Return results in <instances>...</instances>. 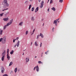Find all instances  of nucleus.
Wrapping results in <instances>:
<instances>
[{"instance_id": "36", "label": "nucleus", "mask_w": 76, "mask_h": 76, "mask_svg": "<svg viewBox=\"0 0 76 76\" xmlns=\"http://www.w3.org/2000/svg\"><path fill=\"white\" fill-rule=\"evenodd\" d=\"M51 3H53V0H50V4H51Z\"/></svg>"}, {"instance_id": "39", "label": "nucleus", "mask_w": 76, "mask_h": 76, "mask_svg": "<svg viewBox=\"0 0 76 76\" xmlns=\"http://www.w3.org/2000/svg\"><path fill=\"white\" fill-rule=\"evenodd\" d=\"M16 39H17V40H18L19 39V37H17Z\"/></svg>"}, {"instance_id": "11", "label": "nucleus", "mask_w": 76, "mask_h": 76, "mask_svg": "<svg viewBox=\"0 0 76 76\" xmlns=\"http://www.w3.org/2000/svg\"><path fill=\"white\" fill-rule=\"evenodd\" d=\"M31 20L32 21H34V20H35V17H31Z\"/></svg>"}, {"instance_id": "50", "label": "nucleus", "mask_w": 76, "mask_h": 76, "mask_svg": "<svg viewBox=\"0 0 76 76\" xmlns=\"http://www.w3.org/2000/svg\"><path fill=\"white\" fill-rule=\"evenodd\" d=\"M16 45H15L14 46L15 47H16Z\"/></svg>"}, {"instance_id": "6", "label": "nucleus", "mask_w": 76, "mask_h": 76, "mask_svg": "<svg viewBox=\"0 0 76 76\" xmlns=\"http://www.w3.org/2000/svg\"><path fill=\"white\" fill-rule=\"evenodd\" d=\"M3 20H4V21H7L9 20V18H4L3 19Z\"/></svg>"}, {"instance_id": "5", "label": "nucleus", "mask_w": 76, "mask_h": 76, "mask_svg": "<svg viewBox=\"0 0 76 76\" xmlns=\"http://www.w3.org/2000/svg\"><path fill=\"white\" fill-rule=\"evenodd\" d=\"M59 20V18L58 19H57L56 20H55L53 22V24H54L55 23H56L58 21V20Z\"/></svg>"}, {"instance_id": "8", "label": "nucleus", "mask_w": 76, "mask_h": 76, "mask_svg": "<svg viewBox=\"0 0 76 76\" xmlns=\"http://www.w3.org/2000/svg\"><path fill=\"white\" fill-rule=\"evenodd\" d=\"M4 5H5L6 6V7H9V3H8L7 2V3L5 4Z\"/></svg>"}, {"instance_id": "51", "label": "nucleus", "mask_w": 76, "mask_h": 76, "mask_svg": "<svg viewBox=\"0 0 76 76\" xmlns=\"http://www.w3.org/2000/svg\"><path fill=\"white\" fill-rule=\"evenodd\" d=\"M42 54H43V53H42Z\"/></svg>"}, {"instance_id": "15", "label": "nucleus", "mask_w": 76, "mask_h": 76, "mask_svg": "<svg viewBox=\"0 0 76 76\" xmlns=\"http://www.w3.org/2000/svg\"><path fill=\"white\" fill-rule=\"evenodd\" d=\"M41 5L40 6V8H42V7H43V4H42V3H41Z\"/></svg>"}, {"instance_id": "4", "label": "nucleus", "mask_w": 76, "mask_h": 76, "mask_svg": "<svg viewBox=\"0 0 76 76\" xmlns=\"http://www.w3.org/2000/svg\"><path fill=\"white\" fill-rule=\"evenodd\" d=\"M7 3V0H4L2 4L3 5H4L5 4H6Z\"/></svg>"}, {"instance_id": "29", "label": "nucleus", "mask_w": 76, "mask_h": 76, "mask_svg": "<svg viewBox=\"0 0 76 76\" xmlns=\"http://www.w3.org/2000/svg\"><path fill=\"white\" fill-rule=\"evenodd\" d=\"M8 9H9V8H7L6 9H4V10H2V11H4V10H8Z\"/></svg>"}, {"instance_id": "26", "label": "nucleus", "mask_w": 76, "mask_h": 76, "mask_svg": "<svg viewBox=\"0 0 76 76\" xmlns=\"http://www.w3.org/2000/svg\"><path fill=\"white\" fill-rule=\"evenodd\" d=\"M13 64V62H10V64H9V66H12Z\"/></svg>"}, {"instance_id": "1", "label": "nucleus", "mask_w": 76, "mask_h": 76, "mask_svg": "<svg viewBox=\"0 0 76 76\" xmlns=\"http://www.w3.org/2000/svg\"><path fill=\"white\" fill-rule=\"evenodd\" d=\"M13 19H12L11 20H10V22L8 23L7 25L4 26L3 27V29H6V28H7V26H9L12 23H13Z\"/></svg>"}, {"instance_id": "16", "label": "nucleus", "mask_w": 76, "mask_h": 76, "mask_svg": "<svg viewBox=\"0 0 76 76\" xmlns=\"http://www.w3.org/2000/svg\"><path fill=\"white\" fill-rule=\"evenodd\" d=\"M38 7H37L35 10V12H37L38 10Z\"/></svg>"}, {"instance_id": "38", "label": "nucleus", "mask_w": 76, "mask_h": 76, "mask_svg": "<svg viewBox=\"0 0 76 76\" xmlns=\"http://www.w3.org/2000/svg\"><path fill=\"white\" fill-rule=\"evenodd\" d=\"M42 46V43H41V44L40 45V47H41V46Z\"/></svg>"}, {"instance_id": "24", "label": "nucleus", "mask_w": 76, "mask_h": 76, "mask_svg": "<svg viewBox=\"0 0 76 76\" xmlns=\"http://www.w3.org/2000/svg\"><path fill=\"white\" fill-rule=\"evenodd\" d=\"M4 69L3 68V69L1 70V72L2 73H4Z\"/></svg>"}, {"instance_id": "33", "label": "nucleus", "mask_w": 76, "mask_h": 76, "mask_svg": "<svg viewBox=\"0 0 76 76\" xmlns=\"http://www.w3.org/2000/svg\"><path fill=\"white\" fill-rule=\"evenodd\" d=\"M9 49H8L7 50V54H9Z\"/></svg>"}, {"instance_id": "2", "label": "nucleus", "mask_w": 76, "mask_h": 76, "mask_svg": "<svg viewBox=\"0 0 76 76\" xmlns=\"http://www.w3.org/2000/svg\"><path fill=\"white\" fill-rule=\"evenodd\" d=\"M6 37L4 36L3 38L0 39V42H2V44H5L6 43Z\"/></svg>"}, {"instance_id": "41", "label": "nucleus", "mask_w": 76, "mask_h": 76, "mask_svg": "<svg viewBox=\"0 0 76 76\" xmlns=\"http://www.w3.org/2000/svg\"><path fill=\"white\" fill-rule=\"evenodd\" d=\"M42 3V4H43V3H44V1H42V3Z\"/></svg>"}, {"instance_id": "7", "label": "nucleus", "mask_w": 76, "mask_h": 76, "mask_svg": "<svg viewBox=\"0 0 76 76\" xmlns=\"http://www.w3.org/2000/svg\"><path fill=\"white\" fill-rule=\"evenodd\" d=\"M37 43H38V42H37V41H36V42H35L34 45L36 47H37V46H38V44Z\"/></svg>"}, {"instance_id": "43", "label": "nucleus", "mask_w": 76, "mask_h": 76, "mask_svg": "<svg viewBox=\"0 0 76 76\" xmlns=\"http://www.w3.org/2000/svg\"><path fill=\"white\" fill-rule=\"evenodd\" d=\"M3 7H4V8H6V7L5 6H4Z\"/></svg>"}, {"instance_id": "23", "label": "nucleus", "mask_w": 76, "mask_h": 76, "mask_svg": "<svg viewBox=\"0 0 76 76\" xmlns=\"http://www.w3.org/2000/svg\"><path fill=\"white\" fill-rule=\"evenodd\" d=\"M28 1H25L24 3V4H28Z\"/></svg>"}, {"instance_id": "53", "label": "nucleus", "mask_w": 76, "mask_h": 76, "mask_svg": "<svg viewBox=\"0 0 76 76\" xmlns=\"http://www.w3.org/2000/svg\"><path fill=\"white\" fill-rule=\"evenodd\" d=\"M34 34V33H32V34H31V35H32V34Z\"/></svg>"}, {"instance_id": "20", "label": "nucleus", "mask_w": 76, "mask_h": 76, "mask_svg": "<svg viewBox=\"0 0 76 76\" xmlns=\"http://www.w3.org/2000/svg\"><path fill=\"white\" fill-rule=\"evenodd\" d=\"M3 33V30H0V35H1Z\"/></svg>"}, {"instance_id": "40", "label": "nucleus", "mask_w": 76, "mask_h": 76, "mask_svg": "<svg viewBox=\"0 0 76 76\" xmlns=\"http://www.w3.org/2000/svg\"><path fill=\"white\" fill-rule=\"evenodd\" d=\"M15 39H14L13 40V42L15 43Z\"/></svg>"}, {"instance_id": "37", "label": "nucleus", "mask_w": 76, "mask_h": 76, "mask_svg": "<svg viewBox=\"0 0 76 76\" xmlns=\"http://www.w3.org/2000/svg\"><path fill=\"white\" fill-rule=\"evenodd\" d=\"M38 38H39V35H38L37 38V39H38Z\"/></svg>"}, {"instance_id": "18", "label": "nucleus", "mask_w": 76, "mask_h": 76, "mask_svg": "<svg viewBox=\"0 0 76 76\" xmlns=\"http://www.w3.org/2000/svg\"><path fill=\"white\" fill-rule=\"evenodd\" d=\"M5 56H2L1 60L2 61H4V57Z\"/></svg>"}, {"instance_id": "10", "label": "nucleus", "mask_w": 76, "mask_h": 76, "mask_svg": "<svg viewBox=\"0 0 76 76\" xmlns=\"http://www.w3.org/2000/svg\"><path fill=\"white\" fill-rule=\"evenodd\" d=\"M23 23V22H21L19 23L18 25L19 26L20 25V26H22Z\"/></svg>"}, {"instance_id": "30", "label": "nucleus", "mask_w": 76, "mask_h": 76, "mask_svg": "<svg viewBox=\"0 0 76 76\" xmlns=\"http://www.w3.org/2000/svg\"><path fill=\"white\" fill-rule=\"evenodd\" d=\"M28 34V31H27L26 32V35Z\"/></svg>"}, {"instance_id": "46", "label": "nucleus", "mask_w": 76, "mask_h": 76, "mask_svg": "<svg viewBox=\"0 0 76 76\" xmlns=\"http://www.w3.org/2000/svg\"><path fill=\"white\" fill-rule=\"evenodd\" d=\"M49 10H50V9H49H49H48V12H49Z\"/></svg>"}, {"instance_id": "13", "label": "nucleus", "mask_w": 76, "mask_h": 76, "mask_svg": "<svg viewBox=\"0 0 76 76\" xmlns=\"http://www.w3.org/2000/svg\"><path fill=\"white\" fill-rule=\"evenodd\" d=\"M6 54V52H4L2 53V56L5 57V54Z\"/></svg>"}, {"instance_id": "31", "label": "nucleus", "mask_w": 76, "mask_h": 76, "mask_svg": "<svg viewBox=\"0 0 76 76\" xmlns=\"http://www.w3.org/2000/svg\"><path fill=\"white\" fill-rule=\"evenodd\" d=\"M63 1V0H59V2L60 3H62Z\"/></svg>"}, {"instance_id": "32", "label": "nucleus", "mask_w": 76, "mask_h": 76, "mask_svg": "<svg viewBox=\"0 0 76 76\" xmlns=\"http://www.w3.org/2000/svg\"><path fill=\"white\" fill-rule=\"evenodd\" d=\"M34 7H33L31 9V11L33 12V11H34Z\"/></svg>"}, {"instance_id": "48", "label": "nucleus", "mask_w": 76, "mask_h": 76, "mask_svg": "<svg viewBox=\"0 0 76 76\" xmlns=\"http://www.w3.org/2000/svg\"><path fill=\"white\" fill-rule=\"evenodd\" d=\"M30 1H32L33 0H29Z\"/></svg>"}, {"instance_id": "42", "label": "nucleus", "mask_w": 76, "mask_h": 76, "mask_svg": "<svg viewBox=\"0 0 76 76\" xmlns=\"http://www.w3.org/2000/svg\"><path fill=\"white\" fill-rule=\"evenodd\" d=\"M35 31V29H34L33 31V33H34V32Z\"/></svg>"}, {"instance_id": "12", "label": "nucleus", "mask_w": 76, "mask_h": 76, "mask_svg": "<svg viewBox=\"0 0 76 76\" xmlns=\"http://www.w3.org/2000/svg\"><path fill=\"white\" fill-rule=\"evenodd\" d=\"M10 57L9 56V54H7V58L8 59V60H10Z\"/></svg>"}, {"instance_id": "3", "label": "nucleus", "mask_w": 76, "mask_h": 76, "mask_svg": "<svg viewBox=\"0 0 76 76\" xmlns=\"http://www.w3.org/2000/svg\"><path fill=\"white\" fill-rule=\"evenodd\" d=\"M36 69V70L37 72H39V67H38V66H37L34 67V70H35Z\"/></svg>"}, {"instance_id": "19", "label": "nucleus", "mask_w": 76, "mask_h": 76, "mask_svg": "<svg viewBox=\"0 0 76 76\" xmlns=\"http://www.w3.org/2000/svg\"><path fill=\"white\" fill-rule=\"evenodd\" d=\"M51 9L52 10H53L54 11H56V8H55L54 7H53Z\"/></svg>"}, {"instance_id": "35", "label": "nucleus", "mask_w": 76, "mask_h": 76, "mask_svg": "<svg viewBox=\"0 0 76 76\" xmlns=\"http://www.w3.org/2000/svg\"><path fill=\"white\" fill-rule=\"evenodd\" d=\"M3 14H4V13H2V14H0V16L1 17L2 16H3Z\"/></svg>"}, {"instance_id": "45", "label": "nucleus", "mask_w": 76, "mask_h": 76, "mask_svg": "<svg viewBox=\"0 0 76 76\" xmlns=\"http://www.w3.org/2000/svg\"><path fill=\"white\" fill-rule=\"evenodd\" d=\"M47 52H48V51H47L46 52H45V54H47Z\"/></svg>"}, {"instance_id": "55", "label": "nucleus", "mask_w": 76, "mask_h": 76, "mask_svg": "<svg viewBox=\"0 0 76 76\" xmlns=\"http://www.w3.org/2000/svg\"><path fill=\"white\" fill-rule=\"evenodd\" d=\"M24 53H23V55H24Z\"/></svg>"}, {"instance_id": "58", "label": "nucleus", "mask_w": 76, "mask_h": 76, "mask_svg": "<svg viewBox=\"0 0 76 76\" xmlns=\"http://www.w3.org/2000/svg\"><path fill=\"white\" fill-rule=\"evenodd\" d=\"M1 30V29H0V30Z\"/></svg>"}, {"instance_id": "54", "label": "nucleus", "mask_w": 76, "mask_h": 76, "mask_svg": "<svg viewBox=\"0 0 76 76\" xmlns=\"http://www.w3.org/2000/svg\"><path fill=\"white\" fill-rule=\"evenodd\" d=\"M35 58H37V56H35Z\"/></svg>"}, {"instance_id": "9", "label": "nucleus", "mask_w": 76, "mask_h": 76, "mask_svg": "<svg viewBox=\"0 0 76 76\" xmlns=\"http://www.w3.org/2000/svg\"><path fill=\"white\" fill-rule=\"evenodd\" d=\"M26 62H28L29 61V58H26Z\"/></svg>"}, {"instance_id": "47", "label": "nucleus", "mask_w": 76, "mask_h": 76, "mask_svg": "<svg viewBox=\"0 0 76 76\" xmlns=\"http://www.w3.org/2000/svg\"><path fill=\"white\" fill-rule=\"evenodd\" d=\"M38 1L39 2H41V0H38Z\"/></svg>"}, {"instance_id": "52", "label": "nucleus", "mask_w": 76, "mask_h": 76, "mask_svg": "<svg viewBox=\"0 0 76 76\" xmlns=\"http://www.w3.org/2000/svg\"><path fill=\"white\" fill-rule=\"evenodd\" d=\"M32 42H31V45H32Z\"/></svg>"}, {"instance_id": "22", "label": "nucleus", "mask_w": 76, "mask_h": 76, "mask_svg": "<svg viewBox=\"0 0 76 76\" xmlns=\"http://www.w3.org/2000/svg\"><path fill=\"white\" fill-rule=\"evenodd\" d=\"M13 53H14V51L12 50V51L10 52V54H13Z\"/></svg>"}, {"instance_id": "56", "label": "nucleus", "mask_w": 76, "mask_h": 76, "mask_svg": "<svg viewBox=\"0 0 76 76\" xmlns=\"http://www.w3.org/2000/svg\"><path fill=\"white\" fill-rule=\"evenodd\" d=\"M49 0H48V1H49Z\"/></svg>"}, {"instance_id": "28", "label": "nucleus", "mask_w": 76, "mask_h": 76, "mask_svg": "<svg viewBox=\"0 0 76 76\" xmlns=\"http://www.w3.org/2000/svg\"><path fill=\"white\" fill-rule=\"evenodd\" d=\"M9 14V12H7L6 13V14H5V15H7L8 14Z\"/></svg>"}, {"instance_id": "49", "label": "nucleus", "mask_w": 76, "mask_h": 76, "mask_svg": "<svg viewBox=\"0 0 76 76\" xmlns=\"http://www.w3.org/2000/svg\"><path fill=\"white\" fill-rule=\"evenodd\" d=\"M14 40L15 41H16V40H17V39H14Z\"/></svg>"}, {"instance_id": "21", "label": "nucleus", "mask_w": 76, "mask_h": 76, "mask_svg": "<svg viewBox=\"0 0 76 76\" xmlns=\"http://www.w3.org/2000/svg\"><path fill=\"white\" fill-rule=\"evenodd\" d=\"M17 70H18V68H15V73H16Z\"/></svg>"}, {"instance_id": "17", "label": "nucleus", "mask_w": 76, "mask_h": 76, "mask_svg": "<svg viewBox=\"0 0 76 76\" xmlns=\"http://www.w3.org/2000/svg\"><path fill=\"white\" fill-rule=\"evenodd\" d=\"M39 36H41L42 38H43L44 37V36L43 34L41 33L40 34Z\"/></svg>"}, {"instance_id": "14", "label": "nucleus", "mask_w": 76, "mask_h": 76, "mask_svg": "<svg viewBox=\"0 0 76 76\" xmlns=\"http://www.w3.org/2000/svg\"><path fill=\"white\" fill-rule=\"evenodd\" d=\"M20 41H19V40L18 41V42H17V46L18 47H19V42H20Z\"/></svg>"}, {"instance_id": "34", "label": "nucleus", "mask_w": 76, "mask_h": 76, "mask_svg": "<svg viewBox=\"0 0 76 76\" xmlns=\"http://www.w3.org/2000/svg\"><path fill=\"white\" fill-rule=\"evenodd\" d=\"M2 76H8V75L7 74H5L3 75Z\"/></svg>"}, {"instance_id": "59", "label": "nucleus", "mask_w": 76, "mask_h": 76, "mask_svg": "<svg viewBox=\"0 0 76 76\" xmlns=\"http://www.w3.org/2000/svg\"><path fill=\"white\" fill-rule=\"evenodd\" d=\"M59 22V21H58V23Z\"/></svg>"}, {"instance_id": "27", "label": "nucleus", "mask_w": 76, "mask_h": 76, "mask_svg": "<svg viewBox=\"0 0 76 76\" xmlns=\"http://www.w3.org/2000/svg\"><path fill=\"white\" fill-rule=\"evenodd\" d=\"M31 6L32 5H29V8H28L29 10H30V9H31Z\"/></svg>"}, {"instance_id": "25", "label": "nucleus", "mask_w": 76, "mask_h": 76, "mask_svg": "<svg viewBox=\"0 0 76 76\" xmlns=\"http://www.w3.org/2000/svg\"><path fill=\"white\" fill-rule=\"evenodd\" d=\"M38 63L39 64H42L43 63L40 61H38Z\"/></svg>"}, {"instance_id": "44", "label": "nucleus", "mask_w": 76, "mask_h": 76, "mask_svg": "<svg viewBox=\"0 0 76 76\" xmlns=\"http://www.w3.org/2000/svg\"><path fill=\"white\" fill-rule=\"evenodd\" d=\"M54 29V28H53L52 29V30H53V31Z\"/></svg>"}, {"instance_id": "57", "label": "nucleus", "mask_w": 76, "mask_h": 76, "mask_svg": "<svg viewBox=\"0 0 76 76\" xmlns=\"http://www.w3.org/2000/svg\"><path fill=\"white\" fill-rule=\"evenodd\" d=\"M56 26L57 25V24H56Z\"/></svg>"}]
</instances>
